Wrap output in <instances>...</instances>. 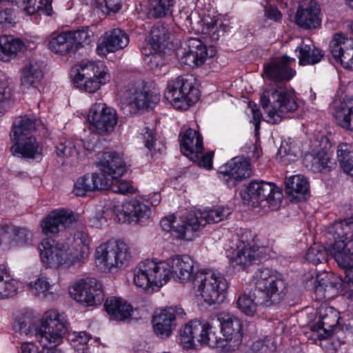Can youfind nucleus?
I'll return each instance as SVG.
<instances>
[{"mask_svg":"<svg viewBox=\"0 0 353 353\" xmlns=\"http://www.w3.org/2000/svg\"><path fill=\"white\" fill-rule=\"evenodd\" d=\"M194 263L188 255H176L170 258L168 263L147 259L139 263L134 269V283L137 287L151 292L165 284L170 276L193 285L197 274Z\"/></svg>","mask_w":353,"mask_h":353,"instance_id":"1","label":"nucleus"},{"mask_svg":"<svg viewBox=\"0 0 353 353\" xmlns=\"http://www.w3.org/2000/svg\"><path fill=\"white\" fill-rule=\"evenodd\" d=\"M255 298L261 306L270 307L277 304L287 291V282L283 276L269 268L259 270L254 274Z\"/></svg>","mask_w":353,"mask_h":353,"instance_id":"2","label":"nucleus"},{"mask_svg":"<svg viewBox=\"0 0 353 353\" xmlns=\"http://www.w3.org/2000/svg\"><path fill=\"white\" fill-rule=\"evenodd\" d=\"M67 330L68 323L63 314L55 310L46 312L35 334L37 340L43 346L40 353H63L56 347L62 342Z\"/></svg>","mask_w":353,"mask_h":353,"instance_id":"3","label":"nucleus"},{"mask_svg":"<svg viewBox=\"0 0 353 353\" xmlns=\"http://www.w3.org/2000/svg\"><path fill=\"white\" fill-rule=\"evenodd\" d=\"M192 288L207 304L212 305L223 301L228 283L220 272L202 270L197 271Z\"/></svg>","mask_w":353,"mask_h":353,"instance_id":"4","label":"nucleus"},{"mask_svg":"<svg viewBox=\"0 0 353 353\" xmlns=\"http://www.w3.org/2000/svg\"><path fill=\"white\" fill-rule=\"evenodd\" d=\"M230 214L231 210L223 206L189 213L185 216L183 224L175 230V234L179 239L192 241L196 236V232L201 226L222 221Z\"/></svg>","mask_w":353,"mask_h":353,"instance_id":"5","label":"nucleus"},{"mask_svg":"<svg viewBox=\"0 0 353 353\" xmlns=\"http://www.w3.org/2000/svg\"><path fill=\"white\" fill-rule=\"evenodd\" d=\"M261 104L268 114V121L272 124L279 123L287 114L298 108L292 96L282 88L265 90L261 97Z\"/></svg>","mask_w":353,"mask_h":353,"instance_id":"6","label":"nucleus"},{"mask_svg":"<svg viewBox=\"0 0 353 353\" xmlns=\"http://www.w3.org/2000/svg\"><path fill=\"white\" fill-rule=\"evenodd\" d=\"M194 81L192 75L179 76L168 83L164 93L165 98L176 109H188L199 97V90L194 86Z\"/></svg>","mask_w":353,"mask_h":353,"instance_id":"7","label":"nucleus"},{"mask_svg":"<svg viewBox=\"0 0 353 353\" xmlns=\"http://www.w3.org/2000/svg\"><path fill=\"white\" fill-rule=\"evenodd\" d=\"M242 198L254 208L261 206L275 210L281 205L283 194L272 183L252 181Z\"/></svg>","mask_w":353,"mask_h":353,"instance_id":"8","label":"nucleus"},{"mask_svg":"<svg viewBox=\"0 0 353 353\" xmlns=\"http://www.w3.org/2000/svg\"><path fill=\"white\" fill-rule=\"evenodd\" d=\"M39 248L41 260L48 268L57 269L80 265L66 243L46 238L39 244Z\"/></svg>","mask_w":353,"mask_h":353,"instance_id":"9","label":"nucleus"},{"mask_svg":"<svg viewBox=\"0 0 353 353\" xmlns=\"http://www.w3.org/2000/svg\"><path fill=\"white\" fill-rule=\"evenodd\" d=\"M130 257L129 247L123 241L110 240L96 249V258L109 270L122 267Z\"/></svg>","mask_w":353,"mask_h":353,"instance_id":"10","label":"nucleus"},{"mask_svg":"<svg viewBox=\"0 0 353 353\" xmlns=\"http://www.w3.org/2000/svg\"><path fill=\"white\" fill-rule=\"evenodd\" d=\"M71 296L88 306L100 305L104 299L102 284L95 278H86L74 283L70 289Z\"/></svg>","mask_w":353,"mask_h":353,"instance_id":"11","label":"nucleus"},{"mask_svg":"<svg viewBox=\"0 0 353 353\" xmlns=\"http://www.w3.org/2000/svg\"><path fill=\"white\" fill-rule=\"evenodd\" d=\"M127 102L137 110L152 109L160 101V94L149 90L143 81L131 83L124 92Z\"/></svg>","mask_w":353,"mask_h":353,"instance_id":"12","label":"nucleus"},{"mask_svg":"<svg viewBox=\"0 0 353 353\" xmlns=\"http://www.w3.org/2000/svg\"><path fill=\"white\" fill-rule=\"evenodd\" d=\"M333 243L330 254L343 270L349 282V297L353 300V243L345 242L347 236Z\"/></svg>","mask_w":353,"mask_h":353,"instance_id":"13","label":"nucleus"},{"mask_svg":"<svg viewBox=\"0 0 353 353\" xmlns=\"http://www.w3.org/2000/svg\"><path fill=\"white\" fill-rule=\"evenodd\" d=\"M185 313L181 307H170L156 312L152 319L155 334L162 339L171 336L176 327V321L183 319Z\"/></svg>","mask_w":353,"mask_h":353,"instance_id":"14","label":"nucleus"},{"mask_svg":"<svg viewBox=\"0 0 353 353\" xmlns=\"http://www.w3.org/2000/svg\"><path fill=\"white\" fill-rule=\"evenodd\" d=\"M220 323L221 331L228 345L227 352L238 349L243 339V322L234 314L221 312L216 315Z\"/></svg>","mask_w":353,"mask_h":353,"instance_id":"15","label":"nucleus"},{"mask_svg":"<svg viewBox=\"0 0 353 353\" xmlns=\"http://www.w3.org/2000/svg\"><path fill=\"white\" fill-rule=\"evenodd\" d=\"M219 174L229 188L235 187L239 182L252 175L250 163L242 157H236L222 165Z\"/></svg>","mask_w":353,"mask_h":353,"instance_id":"16","label":"nucleus"},{"mask_svg":"<svg viewBox=\"0 0 353 353\" xmlns=\"http://www.w3.org/2000/svg\"><path fill=\"white\" fill-rule=\"evenodd\" d=\"M88 120L100 134L112 132L117 123L116 111L105 103L94 104L89 112Z\"/></svg>","mask_w":353,"mask_h":353,"instance_id":"17","label":"nucleus"},{"mask_svg":"<svg viewBox=\"0 0 353 353\" xmlns=\"http://www.w3.org/2000/svg\"><path fill=\"white\" fill-rule=\"evenodd\" d=\"M330 49L336 61L345 68L353 70V39L343 33H336L330 41Z\"/></svg>","mask_w":353,"mask_h":353,"instance_id":"18","label":"nucleus"},{"mask_svg":"<svg viewBox=\"0 0 353 353\" xmlns=\"http://www.w3.org/2000/svg\"><path fill=\"white\" fill-rule=\"evenodd\" d=\"M321 8L314 0H304L299 6L295 22L305 30H312L321 26Z\"/></svg>","mask_w":353,"mask_h":353,"instance_id":"19","label":"nucleus"},{"mask_svg":"<svg viewBox=\"0 0 353 353\" xmlns=\"http://www.w3.org/2000/svg\"><path fill=\"white\" fill-rule=\"evenodd\" d=\"M97 166L109 179H119L126 171L125 163L122 156L117 152H105L97 163Z\"/></svg>","mask_w":353,"mask_h":353,"instance_id":"20","label":"nucleus"},{"mask_svg":"<svg viewBox=\"0 0 353 353\" xmlns=\"http://www.w3.org/2000/svg\"><path fill=\"white\" fill-rule=\"evenodd\" d=\"M74 222L72 213L64 210L53 211L41 222V228L43 234L50 236L57 234L63 229L71 227Z\"/></svg>","mask_w":353,"mask_h":353,"instance_id":"21","label":"nucleus"},{"mask_svg":"<svg viewBox=\"0 0 353 353\" xmlns=\"http://www.w3.org/2000/svg\"><path fill=\"white\" fill-rule=\"evenodd\" d=\"M129 40L128 34L123 30L119 28L112 29L105 33L97 46V52L100 56H105L109 52L125 48L129 43Z\"/></svg>","mask_w":353,"mask_h":353,"instance_id":"22","label":"nucleus"},{"mask_svg":"<svg viewBox=\"0 0 353 353\" xmlns=\"http://www.w3.org/2000/svg\"><path fill=\"white\" fill-rule=\"evenodd\" d=\"M110 179L99 173L87 174L79 177L74 183V192L78 196H83L87 192L108 189Z\"/></svg>","mask_w":353,"mask_h":353,"instance_id":"23","label":"nucleus"},{"mask_svg":"<svg viewBox=\"0 0 353 353\" xmlns=\"http://www.w3.org/2000/svg\"><path fill=\"white\" fill-rule=\"evenodd\" d=\"M181 150L190 160L196 161L203 152V137L196 130L191 128L180 133Z\"/></svg>","mask_w":353,"mask_h":353,"instance_id":"24","label":"nucleus"},{"mask_svg":"<svg viewBox=\"0 0 353 353\" xmlns=\"http://www.w3.org/2000/svg\"><path fill=\"white\" fill-rule=\"evenodd\" d=\"M291 61H294V59L287 55L274 59L265 67L266 77L275 82L289 81L295 74L288 65Z\"/></svg>","mask_w":353,"mask_h":353,"instance_id":"25","label":"nucleus"},{"mask_svg":"<svg viewBox=\"0 0 353 353\" xmlns=\"http://www.w3.org/2000/svg\"><path fill=\"white\" fill-rule=\"evenodd\" d=\"M14 143L10 148L14 156L26 159H39L41 157L42 148L33 136H28L19 140H11Z\"/></svg>","mask_w":353,"mask_h":353,"instance_id":"26","label":"nucleus"},{"mask_svg":"<svg viewBox=\"0 0 353 353\" xmlns=\"http://www.w3.org/2000/svg\"><path fill=\"white\" fill-rule=\"evenodd\" d=\"M208 327L207 323L199 321H192L185 324L180 330V341L186 347L191 348L201 345L205 329Z\"/></svg>","mask_w":353,"mask_h":353,"instance_id":"27","label":"nucleus"},{"mask_svg":"<svg viewBox=\"0 0 353 353\" xmlns=\"http://www.w3.org/2000/svg\"><path fill=\"white\" fill-rule=\"evenodd\" d=\"M339 314L332 308L326 309L323 314L320 315V321L311 326L314 336L319 339H325L332 333V329L339 323Z\"/></svg>","mask_w":353,"mask_h":353,"instance_id":"28","label":"nucleus"},{"mask_svg":"<svg viewBox=\"0 0 353 353\" xmlns=\"http://www.w3.org/2000/svg\"><path fill=\"white\" fill-rule=\"evenodd\" d=\"M333 116L341 128L353 130V97H345L339 102H334Z\"/></svg>","mask_w":353,"mask_h":353,"instance_id":"29","label":"nucleus"},{"mask_svg":"<svg viewBox=\"0 0 353 353\" xmlns=\"http://www.w3.org/2000/svg\"><path fill=\"white\" fill-rule=\"evenodd\" d=\"M38 121L27 115L15 119L10 133V140H19L28 136H32L38 125Z\"/></svg>","mask_w":353,"mask_h":353,"instance_id":"30","label":"nucleus"},{"mask_svg":"<svg viewBox=\"0 0 353 353\" xmlns=\"http://www.w3.org/2000/svg\"><path fill=\"white\" fill-rule=\"evenodd\" d=\"M52 52L60 55L74 54L77 52L69 31L59 34H52L48 43Z\"/></svg>","mask_w":353,"mask_h":353,"instance_id":"31","label":"nucleus"},{"mask_svg":"<svg viewBox=\"0 0 353 353\" xmlns=\"http://www.w3.org/2000/svg\"><path fill=\"white\" fill-rule=\"evenodd\" d=\"M285 192L298 201L305 200L309 196V183L301 175H294L285 179Z\"/></svg>","mask_w":353,"mask_h":353,"instance_id":"32","label":"nucleus"},{"mask_svg":"<svg viewBox=\"0 0 353 353\" xmlns=\"http://www.w3.org/2000/svg\"><path fill=\"white\" fill-rule=\"evenodd\" d=\"M43 62L32 61L23 70L21 85L23 90L30 87L37 88L43 77Z\"/></svg>","mask_w":353,"mask_h":353,"instance_id":"33","label":"nucleus"},{"mask_svg":"<svg viewBox=\"0 0 353 353\" xmlns=\"http://www.w3.org/2000/svg\"><path fill=\"white\" fill-rule=\"evenodd\" d=\"M104 306L110 318L117 321H123L128 319L132 312V306L121 298L108 299Z\"/></svg>","mask_w":353,"mask_h":353,"instance_id":"34","label":"nucleus"},{"mask_svg":"<svg viewBox=\"0 0 353 353\" xmlns=\"http://www.w3.org/2000/svg\"><path fill=\"white\" fill-rule=\"evenodd\" d=\"M303 163L307 168L314 172H330L334 165V163L324 150L318 152L316 155L306 154Z\"/></svg>","mask_w":353,"mask_h":353,"instance_id":"35","label":"nucleus"},{"mask_svg":"<svg viewBox=\"0 0 353 353\" xmlns=\"http://www.w3.org/2000/svg\"><path fill=\"white\" fill-rule=\"evenodd\" d=\"M296 52H299V64L302 65L315 64L319 62L323 57L322 52L316 48L309 39L303 40L296 49Z\"/></svg>","mask_w":353,"mask_h":353,"instance_id":"36","label":"nucleus"},{"mask_svg":"<svg viewBox=\"0 0 353 353\" xmlns=\"http://www.w3.org/2000/svg\"><path fill=\"white\" fill-rule=\"evenodd\" d=\"M316 282L317 285L314 286L315 292L319 298H325V294L327 291L338 290L341 287V279L335 274L328 272L318 274Z\"/></svg>","mask_w":353,"mask_h":353,"instance_id":"37","label":"nucleus"},{"mask_svg":"<svg viewBox=\"0 0 353 353\" xmlns=\"http://www.w3.org/2000/svg\"><path fill=\"white\" fill-rule=\"evenodd\" d=\"M24 48L25 45L19 39L3 36L0 39V59L5 62L9 61Z\"/></svg>","mask_w":353,"mask_h":353,"instance_id":"38","label":"nucleus"},{"mask_svg":"<svg viewBox=\"0 0 353 353\" xmlns=\"http://www.w3.org/2000/svg\"><path fill=\"white\" fill-rule=\"evenodd\" d=\"M90 239L87 233L83 231H77L74 234V243L71 251L74 255V258L79 263L80 265L88 257L90 250Z\"/></svg>","mask_w":353,"mask_h":353,"instance_id":"39","label":"nucleus"},{"mask_svg":"<svg viewBox=\"0 0 353 353\" xmlns=\"http://www.w3.org/2000/svg\"><path fill=\"white\" fill-rule=\"evenodd\" d=\"M256 250L254 246L245 245L236 251L235 256L232 258V263L234 268L240 270H245L251 265L256 259Z\"/></svg>","mask_w":353,"mask_h":353,"instance_id":"40","label":"nucleus"},{"mask_svg":"<svg viewBox=\"0 0 353 353\" xmlns=\"http://www.w3.org/2000/svg\"><path fill=\"white\" fill-rule=\"evenodd\" d=\"M17 290V282L12 279L6 267L0 265V299L14 296Z\"/></svg>","mask_w":353,"mask_h":353,"instance_id":"41","label":"nucleus"},{"mask_svg":"<svg viewBox=\"0 0 353 353\" xmlns=\"http://www.w3.org/2000/svg\"><path fill=\"white\" fill-rule=\"evenodd\" d=\"M28 286L31 293L39 299H50L54 297L52 285L43 276H39L34 282H30Z\"/></svg>","mask_w":353,"mask_h":353,"instance_id":"42","label":"nucleus"},{"mask_svg":"<svg viewBox=\"0 0 353 353\" xmlns=\"http://www.w3.org/2000/svg\"><path fill=\"white\" fill-rule=\"evenodd\" d=\"M170 31L165 25L154 26L150 31V45L153 50L165 49L170 39Z\"/></svg>","mask_w":353,"mask_h":353,"instance_id":"43","label":"nucleus"},{"mask_svg":"<svg viewBox=\"0 0 353 353\" xmlns=\"http://www.w3.org/2000/svg\"><path fill=\"white\" fill-rule=\"evenodd\" d=\"M127 212H130L131 223H139L147 220L150 216V209L145 204L137 201L127 202Z\"/></svg>","mask_w":353,"mask_h":353,"instance_id":"44","label":"nucleus"},{"mask_svg":"<svg viewBox=\"0 0 353 353\" xmlns=\"http://www.w3.org/2000/svg\"><path fill=\"white\" fill-rule=\"evenodd\" d=\"M75 74L73 77L74 83H81L84 79L94 78L99 75V73H103L104 71H100L99 68L93 62H88L80 64L72 71Z\"/></svg>","mask_w":353,"mask_h":353,"instance_id":"45","label":"nucleus"},{"mask_svg":"<svg viewBox=\"0 0 353 353\" xmlns=\"http://www.w3.org/2000/svg\"><path fill=\"white\" fill-rule=\"evenodd\" d=\"M22 6L29 14L41 12L51 15L52 11L50 0H23Z\"/></svg>","mask_w":353,"mask_h":353,"instance_id":"46","label":"nucleus"},{"mask_svg":"<svg viewBox=\"0 0 353 353\" xmlns=\"http://www.w3.org/2000/svg\"><path fill=\"white\" fill-rule=\"evenodd\" d=\"M110 74L107 72L99 73L94 78L84 79L81 83H74L77 87L85 91L93 93L99 90L102 84H105L110 79Z\"/></svg>","mask_w":353,"mask_h":353,"instance_id":"47","label":"nucleus"},{"mask_svg":"<svg viewBox=\"0 0 353 353\" xmlns=\"http://www.w3.org/2000/svg\"><path fill=\"white\" fill-rule=\"evenodd\" d=\"M337 157L344 172L353 175V152L350 150L348 145L346 143L339 145Z\"/></svg>","mask_w":353,"mask_h":353,"instance_id":"48","label":"nucleus"},{"mask_svg":"<svg viewBox=\"0 0 353 353\" xmlns=\"http://www.w3.org/2000/svg\"><path fill=\"white\" fill-rule=\"evenodd\" d=\"M238 308L245 315L253 316L256 312L257 305H261L256 301L255 298V291L254 290L251 295L242 294L236 302Z\"/></svg>","mask_w":353,"mask_h":353,"instance_id":"49","label":"nucleus"},{"mask_svg":"<svg viewBox=\"0 0 353 353\" xmlns=\"http://www.w3.org/2000/svg\"><path fill=\"white\" fill-rule=\"evenodd\" d=\"M328 259L327 251L324 246L319 243H314L307 250L305 254V259L315 265L326 263Z\"/></svg>","mask_w":353,"mask_h":353,"instance_id":"50","label":"nucleus"},{"mask_svg":"<svg viewBox=\"0 0 353 353\" xmlns=\"http://www.w3.org/2000/svg\"><path fill=\"white\" fill-rule=\"evenodd\" d=\"M212 327L208 323V327L205 329L204 335L202 336L203 341L201 342V345H208L209 347L214 348H220L223 350L224 352H227V346L228 345L225 339H221L218 337L214 332L211 330Z\"/></svg>","mask_w":353,"mask_h":353,"instance_id":"51","label":"nucleus"},{"mask_svg":"<svg viewBox=\"0 0 353 353\" xmlns=\"http://www.w3.org/2000/svg\"><path fill=\"white\" fill-rule=\"evenodd\" d=\"M69 33L77 51L83 46L90 44L94 37L93 32L88 27H83L75 31H69Z\"/></svg>","mask_w":353,"mask_h":353,"instance_id":"52","label":"nucleus"},{"mask_svg":"<svg viewBox=\"0 0 353 353\" xmlns=\"http://www.w3.org/2000/svg\"><path fill=\"white\" fill-rule=\"evenodd\" d=\"M55 148L56 154L59 157L77 159L79 155L76 143L71 140L61 141Z\"/></svg>","mask_w":353,"mask_h":353,"instance_id":"53","label":"nucleus"},{"mask_svg":"<svg viewBox=\"0 0 353 353\" xmlns=\"http://www.w3.org/2000/svg\"><path fill=\"white\" fill-rule=\"evenodd\" d=\"M176 54L181 64L188 65L190 68L199 66L205 61L203 58H199L198 54L190 53L186 49H184L182 52L178 51Z\"/></svg>","mask_w":353,"mask_h":353,"instance_id":"54","label":"nucleus"},{"mask_svg":"<svg viewBox=\"0 0 353 353\" xmlns=\"http://www.w3.org/2000/svg\"><path fill=\"white\" fill-rule=\"evenodd\" d=\"M145 61L152 70L160 68L165 65V52L164 49L154 50L149 55H147Z\"/></svg>","mask_w":353,"mask_h":353,"instance_id":"55","label":"nucleus"},{"mask_svg":"<svg viewBox=\"0 0 353 353\" xmlns=\"http://www.w3.org/2000/svg\"><path fill=\"white\" fill-rule=\"evenodd\" d=\"M12 229L14 232V246H21L31 243L32 234L30 230L23 228H12Z\"/></svg>","mask_w":353,"mask_h":353,"instance_id":"56","label":"nucleus"},{"mask_svg":"<svg viewBox=\"0 0 353 353\" xmlns=\"http://www.w3.org/2000/svg\"><path fill=\"white\" fill-rule=\"evenodd\" d=\"M187 47L186 50L190 53L198 54L199 58L206 59L208 56L207 48L200 39L190 38L187 41Z\"/></svg>","mask_w":353,"mask_h":353,"instance_id":"57","label":"nucleus"},{"mask_svg":"<svg viewBox=\"0 0 353 353\" xmlns=\"http://www.w3.org/2000/svg\"><path fill=\"white\" fill-rule=\"evenodd\" d=\"M14 232L12 228L8 225L0 227V248L4 250L10 249L14 246Z\"/></svg>","mask_w":353,"mask_h":353,"instance_id":"58","label":"nucleus"},{"mask_svg":"<svg viewBox=\"0 0 353 353\" xmlns=\"http://www.w3.org/2000/svg\"><path fill=\"white\" fill-rule=\"evenodd\" d=\"M173 1L174 0H152V14L156 18L164 17L172 6Z\"/></svg>","mask_w":353,"mask_h":353,"instance_id":"59","label":"nucleus"},{"mask_svg":"<svg viewBox=\"0 0 353 353\" xmlns=\"http://www.w3.org/2000/svg\"><path fill=\"white\" fill-rule=\"evenodd\" d=\"M111 184L108 189H111L114 192L123 194L134 193L135 190L130 183L125 181H120L119 179H110Z\"/></svg>","mask_w":353,"mask_h":353,"instance_id":"60","label":"nucleus"},{"mask_svg":"<svg viewBox=\"0 0 353 353\" xmlns=\"http://www.w3.org/2000/svg\"><path fill=\"white\" fill-rule=\"evenodd\" d=\"M296 156V152L288 142L283 141L277 152V157L280 159L281 161L285 163L287 161L294 160Z\"/></svg>","mask_w":353,"mask_h":353,"instance_id":"61","label":"nucleus"},{"mask_svg":"<svg viewBox=\"0 0 353 353\" xmlns=\"http://www.w3.org/2000/svg\"><path fill=\"white\" fill-rule=\"evenodd\" d=\"M333 228L338 236L345 237L350 230H353V217H350L336 222Z\"/></svg>","mask_w":353,"mask_h":353,"instance_id":"62","label":"nucleus"},{"mask_svg":"<svg viewBox=\"0 0 353 353\" xmlns=\"http://www.w3.org/2000/svg\"><path fill=\"white\" fill-rule=\"evenodd\" d=\"M127 202L121 206H114L112 212L114 221L120 223H132L130 212H127Z\"/></svg>","mask_w":353,"mask_h":353,"instance_id":"63","label":"nucleus"},{"mask_svg":"<svg viewBox=\"0 0 353 353\" xmlns=\"http://www.w3.org/2000/svg\"><path fill=\"white\" fill-rule=\"evenodd\" d=\"M11 97V89L8 79L0 75V103L8 101Z\"/></svg>","mask_w":353,"mask_h":353,"instance_id":"64","label":"nucleus"}]
</instances>
